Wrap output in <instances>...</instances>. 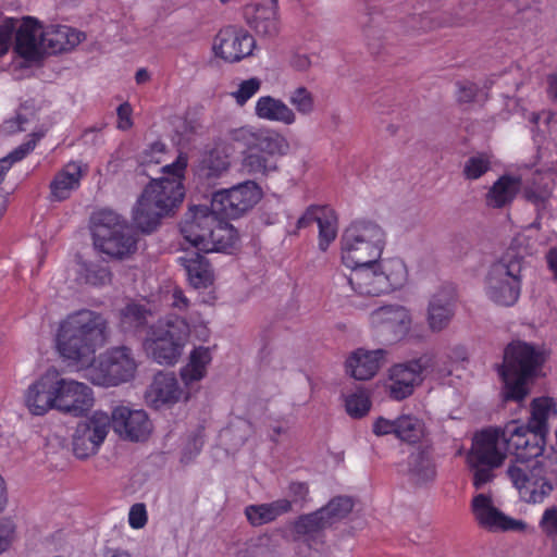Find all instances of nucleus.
Returning a JSON list of instances; mask_svg holds the SVG:
<instances>
[{"mask_svg": "<svg viewBox=\"0 0 557 557\" xmlns=\"http://www.w3.org/2000/svg\"><path fill=\"white\" fill-rule=\"evenodd\" d=\"M546 446V435L518 421H510L504 428L478 433L467 454V466L476 490L494 481L509 450L516 460H540Z\"/></svg>", "mask_w": 557, "mask_h": 557, "instance_id": "nucleus-1", "label": "nucleus"}, {"mask_svg": "<svg viewBox=\"0 0 557 557\" xmlns=\"http://www.w3.org/2000/svg\"><path fill=\"white\" fill-rule=\"evenodd\" d=\"M109 335V322L101 313L81 309L61 321L57 348L62 358L85 368L94 363L97 349L106 345Z\"/></svg>", "mask_w": 557, "mask_h": 557, "instance_id": "nucleus-2", "label": "nucleus"}, {"mask_svg": "<svg viewBox=\"0 0 557 557\" xmlns=\"http://www.w3.org/2000/svg\"><path fill=\"white\" fill-rule=\"evenodd\" d=\"M543 363L544 356L534 346L522 342L509 344L503 363L497 367L505 385V400H523Z\"/></svg>", "mask_w": 557, "mask_h": 557, "instance_id": "nucleus-3", "label": "nucleus"}, {"mask_svg": "<svg viewBox=\"0 0 557 557\" xmlns=\"http://www.w3.org/2000/svg\"><path fill=\"white\" fill-rule=\"evenodd\" d=\"M385 245V233L371 221H356L342 234V262L345 267L376 262Z\"/></svg>", "mask_w": 557, "mask_h": 557, "instance_id": "nucleus-4", "label": "nucleus"}, {"mask_svg": "<svg viewBox=\"0 0 557 557\" xmlns=\"http://www.w3.org/2000/svg\"><path fill=\"white\" fill-rule=\"evenodd\" d=\"M188 336L189 325L185 319L170 315L151 326L144 347L158 363L173 366L178 361Z\"/></svg>", "mask_w": 557, "mask_h": 557, "instance_id": "nucleus-5", "label": "nucleus"}, {"mask_svg": "<svg viewBox=\"0 0 557 557\" xmlns=\"http://www.w3.org/2000/svg\"><path fill=\"white\" fill-rule=\"evenodd\" d=\"M95 245L104 253L122 259L136 250L132 227L114 211L100 210L92 215Z\"/></svg>", "mask_w": 557, "mask_h": 557, "instance_id": "nucleus-6", "label": "nucleus"}, {"mask_svg": "<svg viewBox=\"0 0 557 557\" xmlns=\"http://www.w3.org/2000/svg\"><path fill=\"white\" fill-rule=\"evenodd\" d=\"M522 268L523 258L511 247L491 267L486 290L492 301L506 307L516 304L521 289Z\"/></svg>", "mask_w": 557, "mask_h": 557, "instance_id": "nucleus-7", "label": "nucleus"}, {"mask_svg": "<svg viewBox=\"0 0 557 557\" xmlns=\"http://www.w3.org/2000/svg\"><path fill=\"white\" fill-rule=\"evenodd\" d=\"M546 457L541 460H516L507 469V475L522 500L529 504H540L547 498L554 490L547 478Z\"/></svg>", "mask_w": 557, "mask_h": 557, "instance_id": "nucleus-8", "label": "nucleus"}, {"mask_svg": "<svg viewBox=\"0 0 557 557\" xmlns=\"http://www.w3.org/2000/svg\"><path fill=\"white\" fill-rule=\"evenodd\" d=\"M137 362L127 346L112 347L88 368L87 377L96 385L116 386L135 376Z\"/></svg>", "mask_w": 557, "mask_h": 557, "instance_id": "nucleus-9", "label": "nucleus"}, {"mask_svg": "<svg viewBox=\"0 0 557 557\" xmlns=\"http://www.w3.org/2000/svg\"><path fill=\"white\" fill-rule=\"evenodd\" d=\"M437 368L443 374H451L450 368H441L433 352L422 354L420 357L407 362L398 363L389 369V383L387 385L389 396L396 400L409 397L417 385L422 382V374Z\"/></svg>", "mask_w": 557, "mask_h": 557, "instance_id": "nucleus-10", "label": "nucleus"}, {"mask_svg": "<svg viewBox=\"0 0 557 557\" xmlns=\"http://www.w3.org/2000/svg\"><path fill=\"white\" fill-rule=\"evenodd\" d=\"M186 166L187 158L180 154L173 163L162 166L163 175L152 180L143 194L150 198L153 206L169 213L183 201L185 194L182 180Z\"/></svg>", "mask_w": 557, "mask_h": 557, "instance_id": "nucleus-11", "label": "nucleus"}, {"mask_svg": "<svg viewBox=\"0 0 557 557\" xmlns=\"http://www.w3.org/2000/svg\"><path fill=\"white\" fill-rule=\"evenodd\" d=\"M346 268L349 269V274L337 271L332 276V285L337 295L379 296L385 293L386 284L379 272L377 261L372 264Z\"/></svg>", "mask_w": 557, "mask_h": 557, "instance_id": "nucleus-12", "label": "nucleus"}, {"mask_svg": "<svg viewBox=\"0 0 557 557\" xmlns=\"http://www.w3.org/2000/svg\"><path fill=\"white\" fill-rule=\"evenodd\" d=\"M260 187L252 181H247L228 189L213 194L211 208L218 215L237 219L249 211L261 199Z\"/></svg>", "mask_w": 557, "mask_h": 557, "instance_id": "nucleus-13", "label": "nucleus"}, {"mask_svg": "<svg viewBox=\"0 0 557 557\" xmlns=\"http://www.w3.org/2000/svg\"><path fill=\"white\" fill-rule=\"evenodd\" d=\"M370 323L379 337L396 343L409 334L412 319L404 306L386 305L371 312Z\"/></svg>", "mask_w": 557, "mask_h": 557, "instance_id": "nucleus-14", "label": "nucleus"}, {"mask_svg": "<svg viewBox=\"0 0 557 557\" xmlns=\"http://www.w3.org/2000/svg\"><path fill=\"white\" fill-rule=\"evenodd\" d=\"M55 409L73 416H82L94 405L91 389L84 383L65 379L54 369Z\"/></svg>", "mask_w": 557, "mask_h": 557, "instance_id": "nucleus-15", "label": "nucleus"}, {"mask_svg": "<svg viewBox=\"0 0 557 557\" xmlns=\"http://www.w3.org/2000/svg\"><path fill=\"white\" fill-rule=\"evenodd\" d=\"M110 428V417L95 412L91 418L79 422L73 435V451L84 459L97 453Z\"/></svg>", "mask_w": 557, "mask_h": 557, "instance_id": "nucleus-16", "label": "nucleus"}, {"mask_svg": "<svg viewBox=\"0 0 557 557\" xmlns=\"http://www.w3.org/2000/svg\"><path fill=\"white\" fill-rule=\"evenodd\" d=\"M110 425L122 440L129 442L146 441L152 430L146 411L127 406H117L112 410Z\"/></svg>", "mask_w": 557, "mask_h": 557, "instance_id": "nucleus-17", "label": "nucleus"}, {"mask_svg": "<svg viewBox=\"0 0 557 557\" xmlns=\"http://www.w3.org/2000/svg\"><path fill=\"white\" fill-rule=\"evenodd\" d=\"M471 510L479 525L488 531H523L527 528L522 520L512 519L496 508L487 494L475 495Z\"/></svg>", "mask_w": 557, "mask_h": 557, "instance_id": "nucleus-18", "label": "nucleus"}, {"mask_svg": "<svg viewBox=\"0 0 557 557\" xmlns=\"http://www.w3.org/2000/svg\"><path fill=\"white\" fill-rule=\"evenodd\" d=\"M255 47V38L245 30L233 27L221 29L213 41L215 55L227 62H237L251 54Z\"/></svg>", "mask_w": 557, "mask_h": 557, "instance_id": "nucleus-19", "label": "nucleus"}, {"mask_svg": "<svg viewBox=\"0 0 557 557\" xmlns=\"http://www.w3.org/2000/svg\"><path fill=\"white\" fill-rule=\"evenodd\" d=\"M214 210L206 206H194L185 213L180 230L184 240L190 246L201 249L206 239V233L215 223Z\"/></svg>", "mask_w": 557, "mask_h": 557, "instance_id": "nucleus-20", "label": "nucleus"}, {"mask_svg": "<svg viewBox=\"0 0 557 557\" xmlns=\"http://www.w3.org/2000/svg\"><path fill=\"white\" fill-rule=\"evenodd\" d=\"M54 368L48 369L25 394V405L35 416H42L51 409H55Z\"/></svg>", "mask_w": 557, "mask_h": 557, "instance_id": "nucleus-21", "label": "nucleus"}, {"mask_svg": "<svg viewBox=\"0 0 557 557\" xmlns=\"http://www.w3.org/2000/svg\"><path fill=\"white\" fill-rule=\"evenodd\" d=\"M183 396V391L173 373L159 372L145 392L147 404L160 409L165 406H173Z\"/></svg>", "mask_w": 557, "mask_h": 557, "instance_id": "nucleus-22", "label": "nucleus"}, {"mask_svg": "<svg viewBox=\"0 0 557 557\" xmlns=\"http://www.w3.org/2000/svg\"><path fill=\"white\" fill-rule=\"evenodd\" d=\"M455 314V289L451 286L438 288L428 307V324L433 332L446 329Z\"/></svg>", "mask_w": 557, "mask_h": 557, "instance_id": "nucleus-23", "label": "nucleus"}, {"mask_svg": "<svg viewBox=\"0 0 557 557\" xmlns=\"http://www.w3.org/2000/svg\"><path fill=\"white\" fill-rule=\"evenodd\" d=\"M247 22L253 32L262 38H274L278 35L280 16L277 0H262L247 13Z\"/></svg>", "mask_w": 557, "mask_h": 557, "instance_id": "nucleus-24", "label": "nucleus"}, {"mask_svg": "<svg viewBox=\"0 0 557 557\" xmlns=\"http://www.w3.org/2000/svg\"><path fill=\"white\" fill-rule=\"evenodd\" d=\"M315 222L319 226V247L325 251L337 234L336 216L326 207L310 206L297 222L298 228L307 227Z\"/></svg>", "mask_w": 557, "mask_h": 557, "instance_id": "nucleus-25", "label": "nucleus"}, {"mask_svg": "<svg viewBox=\"0 0 557 557\" xmlns=\"http://www.w3.org/2000/svg\"><path fill=\"white\" fill-rule=\"evenodd\" d=\"M15 29V51L26 60H38L44 54L40 38L42 27L35 18L27 16Z\"/></svg>", "mask_w": 557, "mask_h": 557, "instance_id": "nucleus-26", "label": "nucleus"}, {"mask_svg": "<svg viewBox=\"0 0 557 557\" xmlns=\"http://www.w3.org/2000/svg\"><path fill=\"white\" fill-rule=\"evenodd\" d=\"M41 47L44 53L55 54L72 50L85 35L69 26H48L41 29Z\"/></svg>", "mask_w": 557, "mask_h": 557, "instance_id": "nucleus-27", "label": "nucleus"}, {"mask_svg": "<svg viewBox=\"0 0 557 557\" xmlns=\"http://www.w3.org/2000/svg\"><path fill=\"white\" fill-rule=\"evenodd\" d=\"M385 354L384 349H357L346 360V372L359 381L370 380L382 366Z\"/></svg>", "mask_w": 557, "mask_h": 557, "instance_id": "nucleus-28", "label": "nucleus"}, {"mask_svg": "<svg viewBox=\"0 0 557 557\" xmlns=\"http://www.w3.org/2000/svg\"><path fill=\"white\" fill-rule=\"evenodd\" d=\"M408 478L416 486H426L436 479L437 471L431 454L425 449H418L408 458Z\"/></svg>", "mask_w": 557, "mask_h": 557, "instance_id": "nucleus-29", "label": "nucleus"}, {"mask_svg": "<svg viewBox=\"0 0 557 557\" xmlns=\"http://www.w3.org/2000/svg\"><path fill=\"white\" fill-rule=\"evenodd\" d=\"M230 157L219 147L205 151L201 156L196 174L202 181L213 183L230 170Z\"/></svg>", "mask_w": 557, "mask_h": 557, "instance_id": "nucleus-30", "label": "nucleus"}, {"mask_svg": "<svg viewBox=\"0 0 557 557\" xmlns=\"http://www.w3.org/2000/svg\"><path fill=\"white\" fill-rule=\"evenodd\" d=\"M83 177V166L78 162H69L59 171L50 183V196L54 201H62L78 188Z\"/></svg>", "mask_w": 557, "mask_h": 557, "instance_id": "nucleus-31", "label": "nucleus"}, {"mask_svg": "<svg viewBox=\"0 0 557 557\" xmlns=\"http://www.w3.org/2000/svg\"><path fill=\"white\" fill-rule=\"evenodd\" d=\"M180 260L184 265L190 285L196 288H208L214 282V273L208 260L198 251L190 252Z\"/></svg>", "mask_w": 557, "mask_h": 557, "instance_id": "nucleus-32", "label": "nucleus"}, {"mask_svg": "<svg viewBox=\"0 0 557 557\" xmlns=\"http://www.w3.org/2000/svg\"><path fill=\"white\" fill-rule=\"evenodd\" d=\"M237 239V232L233 225L215 215V223L206 233V239L200 250L205 252L224 251L234 247Z\"/></svg>", "mask_w": 557, "mask_h": 557, "instance_id": "nucleus-33", "label": "nucleus"}, {"mask_svg": "<svg viewBox=\"0 0 557 557\" xmlns=\"http://www.w3.org/2000/svg\"><path fill=\"white\" fill-rule=\"evenodd\" d=\"M521 185V178L518 176H500L487 191L486 205L494 209L504 208L510 205L520 191Z\"/></svg>", "mask_w": 557, "mask_h": 557, "instance_id": "nucleus-34", "label": "nucleus"}, {"mask_svg": "<svg viewBox=\"0 0 557 557\" xmlns=\"http://www.w3.org/2000/svg\"><path fill=\"white\" fill-rule=\"evenodd\" d=\"M256 114L258 117L285 125H292L296 122V112L283 100L264 96L259 98L256 103Z\"/></svg>", "mask_w": 557, "mask_h": 557, "instance_id": "nucleus-35", "label": "nucleus"}, {"mask_svg": "<svg viewBox=\"0 0 557 557\" xmlns=\"http://www.w3.org/2000/svg\"><path fill=\"white\" fill-rule=\"evenodd\" d=\"M168 214L161 208L153 206V202L146 195L141 194L133 211V220L137 228L144 233H151L159 225L160 219Z\"/></svg>", "mask_w": 557, "mask_h": 557, "instance_id": "nucleus-36", "label": "nucleus"}, {"mask_svg": "<svg viewBox=\"0 0 557 557\" xmlns=\"http://www.w3.org/2000/svg\"><path fill=\"white\" fill-rule=\"evenodd\" d=\"M290 508L289 500L278 499L270 504L247 507L246 517L252 525L258 527L275 520L278 516L288 512Z\"/></svg>", "mask_w": 557, "mask_h": 557, "instance_id": "nucleus-37", "label": "nucleus"}, {"mask_svg": "<svg viewBox=\"0 0 557 557\" xmlns=\"http://www.w3.org/2000/svg\"><path fill=\"white\" fill-rule=\"evenodd\" d=\"M210 362L211 352L208 347L194 349L189 362L181 371L182 380L187 385L200 381L206 375V368Z\"/></svg>", "mask_w": 557, "mask_h": 557, "instance_id": "nucleus-38", "label": "nucleus"}, {"mask_svg": "<svg viewBox=\"0 0 557 557\" xmlns=\"http://www.w3.org/2000/svg\"><path fill=\"white\" fill-rule=\"evenodd\" d=\"M151 311L144 305L129 302L120 310V326L125 332L141 330L148 323Z\"/></svg>", "mask_w": 557, "mask_h": 557, "instance_id": "nucleus-39", "label": "nucleus"}, {"mask_svg": "<svg viewBox=\"0 0 557 557\" xmlns=\"http://www.w3.org/2000/svg\"><path fill=\"white\" fill-rule=\"evenodd\" d=\"M381 276L385 281V293L401 287L407 281V269L399 258H392L377 262Z\"/></svg>", "mask_w": 557, "mask_h": 557, "instance_id": "nucleus-40", "label": "nucleus"}, {"mask_svg": "<svg viewBox=\"0 0 557 557\" xmlns=\"http://www.w3.org/2000/svg\"><path fill=\"white\" fill-rule=\"evenodd\" d=\"M42 134L33 133L30 135L32 139L27 143L22 144L12 152H10L7 157L0 159V184L3 182L4 174L12 166L14 162H17L24 159L36 146L39 138ZM7 208V197L0 191V215L4 212Z\"/></svg>", "mask_w": 557, "mask_h": 557, "instance_id": "nucleus-41", "label": "nucleus"}, {"mask_svg": "<svg viewBox=\"0 0 557 557\" xmlns=\"http://www.w3.org/2000/svg\"><path fill=\"white\" fill-rule=\"evenodd\" d=\"M277 168L273 158L264 156L252 149L243 158L242 169L245 173L253 176H265Z\"/></svg>", "mask_w": 557, "mask_h": 557, "instance_id": "nucleus-42", "label": "nucleus"}, {"mask_svg": "<svg viewBox=\"0 0 557 557\" xmlns=\"http://www.w3.org/2000/svg\"><path fill=\"white\" fill-rule=\"evenodd\" d=\"M543 0H503L499 9L506 15H515L519 20L536 18L541 13L540 4Z\"/></svg>", "mask_w": 557, "mask_h": 557, "instance_id": "nucleus-43", "label": "nucleus"}, {"mask_svg": "<svg viewBox=\"0 0 557 557\" xmlns=\"http://www.w3.org/2000/svg\"><path fill=\"white\" fill-rule=\"evenodd\" d=\"M330 527L327 517H324L321 509L300 516L294 523V531L298 535L313 537Z\"/></svg>", "mask_w": 557, "mask_h": 557, "instance_id": "nucleus-44", "label": "nucleus"}, {"mask_svg": "<svg viewBox=\"0 0 557 557\" xmlns=\"http://www.w3.org/2000/svg\"><path fill=\"white\" fill-rule=\"evenodd\" d=\"M553 410V404L547 398H536L531 404V417L525 426L547 435V420Z\"/></svg>", "mask_w": 557, "mask_h": 557, "instance_id": "nucleus-45", "label": "nucleus"}, {"mask_svg": "<svg viewBox=\"0 0 557 557\" xmlns=\"http://www.w3.org/2000/svg\"><path fill=\"white\" fill-rule=\"evenodd\" d=\"M425 433L423 422L413 416H401L396 419V436L404 442L417 443Z\"/></svg>", "mask_w": 557, "mask_h": 557, "instance_id": "nucleus-46", "label": "nucleus"}, {"mask_svg": "<svg viewBox=\"0 0 557 557\" xmlns=\"http://www.w3.org/2000/svg\"><path fill=\"white\" fill-rule=\"evenodd\" d=\"M284 138L273 131H258L252 150L273 158L274 154L283 153L285 148Z\"/></svg>", "mask_w": 557, "mask_h": 557, "instance_id": "nucleus-47", "label": "nucleus"}, {"mask_svg": "<svg viewBox=\"0 0 557 557\" xmlns=\"http://www.w3.org/2000/svg\"><path fill=\"white\" fill-rule=\"evenodd\" d=\"M354 499L348 496H337L332 498L324 507L320 508L327 522L332 525L334 522L347 517L354 508Z\"/></svg>", "mask_w": 557, "mask_h": 557, "instance_id": "nucleus-48", "label": "nucleus"}, {"mask_svg": "<svg viewBox=\"0 0 557 557\" xmlns=\"http://www.w3.org/2000/svg\"><path fill=\"white\" fill-rule=\"evenodd\" d=\"M289 103L301 115H310L315 109L313 94L305 86H297L289 92Z\"/></svg>", "mask_w": 557, "mask_h": 557, "instance_id": "nucleus-49", "label": "nucleus"}, {"mask_svg": "<svg viewBox=\"0 0 557 557\" xmlns=\"http://www.w3.org/2000/svg\"><path fill=\"white\" fill-rule=\"evenodd\" d=\"M274 541L269 535H261L246 543L237 557H268L274 553Z\"/></svg>", "mask_w": 557, "mask_h": 557, "instance_id": "nucleus-50", "label": "nucleus"}, {"mask_svg": "<svg viewBox=\"0 0 557 557\" xmlns=\"http://www.w3.org/2000/svg\"><path fill=\"white\" fill-rule=\"evenodd\" d=\"M345 406L346 411L350 417L361 418L369 412L371 401L369 399V395L364 391L360 389L347 396Z\"/></svg>", "mask_w": 557, "mask_h": 557, "instance_id": "nucleus-51", "label": "nucleus"}, {"mask_svg": "<svg viewBox=\"0 0 557 557\" xmlns=\"http://www.w3.org/2000/svg\"><path fill=\"white\" fill-rule=\"evenodd\" d=\"M490 169H491L490 158L484 153H480V154L470 157L465 162L463 175L468 180H478L483 174H485Z\"/></svg>", "mask_w": 557, "mask_h": 557, "instance_id": "nucleus-52", "label": "nucleus"}, {"mask_svg": "<svg viewBox=\"0 0 557 557\" xmlns=\"http://www.w3.org/2000/svg\"><path fill=\"white\" fill-rule=\"evenodd\" d=\"M257 133L258 129H255L251 126H242L228 129L226 132V138L232 143L238 144L251 150L253 143L256 141Z\"/></svg>", "mask_w": 557, "mask_h": 557, "instance_id": "nucleus-53", "label": "nucleus"}, {"mask_svg": "<svg viewBox=\"0 0 557 557\" xmlns=\"http://www.w3.org/2000/svg\"><path fill=\"white\" fill-rule=\"evenodd\" d=\"M34 119L35 111L33 108L23 106L20 108L14 119L4 122V129L8 133L26 131L25 124H28Z\"/></svg>", "mask_w": 557, "mask_h": 557, "instance_id": "nucleus-54", "label": "nucleus"}, {"mask_svg": "<svg viewBox=\"0 0 557 557\" xmlns=\"http://www.w3.org/2000/svg\"><path fill=\"white\" fill-rule=\"evenodd\" d=\"M261 87V82L257 77H252L246 81H243L238 89L232 92V96L236 100V103L239 106H244Z\"/></svg>", "mask_w": 557, "mask_h": 557, "instance_id": "nucleus-55", "label": "nucleus"}, {"mask_svg": "<svg viewBox=\"0 0 557 557\" xmlns=\"http://www.w3.org/2000/svg\"><path fill=\"white\" fill-rule=\"evenodd\" d=\"M84 277L88 284L104 285L111 281V273L106 267L87 264L84 269Z\"/></svg>", "mask_w": 557, "mask_h": 557, "instance_id": "nucleus-56", "label": "nucleus"}, {"mask_svg": "<svg viewBox=\"0 0 557 557\" xmlns=\"http://www.w3.org/2000/svg\"><path fill=\"white\" fill-rule=\"evenodd\" d=\"M550 196L552 190L546 185L543 187H525L523 190L525 200L533 203L537 209H544Z\"/></svg>", "mask_w": 557, "mask_h": 557, "instance_id": "nucleus-57", "label": "nucleus"}, {"mask_svg": "<svg viewBox=\"0 0 557 557\" xmlns=\"http://www.w3.org/2000/svg\"><path fill=\"white\" fill-rule=\"evenodd\" d=\"M540 527L547 536L557 537V506L545 509Z\"/></svg>", "mask_w": 557, "mask_h": 557, "instance_id": "nucleus-58", "label": "nucleus"}, {"mask_svg": "<svg viewBox=\"0 0 557 557\" xmlns=\"http://www.w3.org/2000/svg\"><path fill=\"white\" fill-rule=\"evenodd\" d=\"M457 87V101L459 103H470L474 101L479 92V86L469 81L458 82Z\"/></svg>", "mask_w": 557, "mask_h": 557, "instance_id": "nucleus-59", "label": "nucleus"}, {"mask_svg": "<svg viewBox=\"0 0 557 557\" xmlns=\"http://www.w3.org/2000/svg\"><path fill=\"white\" fill-rule=\"evenodd\" d=\"M16 20L7 18L0 25V57L8 52L13 32L16 28Z\"/></svg>", "mask_w": 557, "mask_h": 557, "instance_id": "nucleus-60", "label": "nucleus"}, {"mask_svg": "<svg viewBox=\"0 0 557 557\" xmlns=\"http://www.w3.org/2000/svg\"><path fill=\"white\" fill-rule=\"evenodd\" d=\"M128 521L134 529L143 528L147 522V511L144 504H135L131 507Z\"/></svg>", "mask_w": 557, "mask_h": 557, "instance_id": "nucleus-61", "label": "nucleus"}, {"mask_svg": "<svg viewBox=\"0 0 557 557\" xmlns=\"http://www.w3.org/2000/svg\"><path fill=\"white\" fill-rule=\"evenodd\" d=\"M288 64L297 72H307L311 67L312 62L308 54L295 51L290 54Z\"/></svg>", "mask_w": 557, "mask_h": 557, "instance_id": "nucleus-62", "label": "nucleus"}, {"mask_svg": "<svg viewBox=\"0 0 557 557\" xmlns=\"http://www.w3.org/2000/svg\"><path fill=\"white\" fill-rule=\"evenodd\" d=\"M373 433L377 436L392 433L396 435V420H387L382 417L377 418L373 423Z\"/></svg>", "mask_w": 557, "mask_h": 557, "instance_id": "nucleus-63", "label": "nucleus"}, {"mask_svg": "<svg viewBox=\"0 0 557 557\" xmlns=\"http://www.w3.org/2000/svg\"><path fill=\"white\" fill-rule=\"evenodd\" d=\"M13 533V523L9 520H0V553L7 549L11 542Z\"/></svg>", "mask_w": 557, "mask_h": 557, "instance_id": "nucleus-64", "label": "nucleus"}]
</instances>
